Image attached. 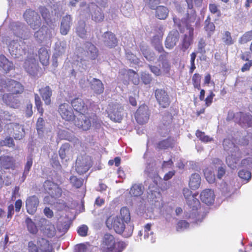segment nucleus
Masks as SVG:
<instances>
[{"instance_id":"nucleus-1","label":"nucleus","mask_w":252,"mask_h":252,"mask_svg":"<svg viewBox=\"0 0 252 252\" xmlns=\"http://www.w3.org/2000/svg\"><path fill=\"white\" fill-rule=\"evenodd\" d=\"M39 11L45 23L51 27L43 26L34 33V37L39 43L45 45L51 44L52 38L56 35L53 24L55 19L52 18L49 10L44 6H40Z\"/></svg>"},{"instance_id":"nucleus-2","label":"nucleus","mask_w":252,"mask_h":252,"mask_svg":"<svg viewBox=\"0 0 252 252\" xmlns=\"http://www.w3.org/2000/svg\"><path fill=\"white\" fill-rule=\"evenodd\" d=\"M79 13L83 17L87 18L92 15V19L96 22H100L103 20L104 15L101 9L94 3L87 4L86 3H81Z\"/></svg>"},{"instance_id":"nucleus-3","label":"nucleus","mask_w":252,"mask_h":252,"mask_svg":"<svg viewBox=\"0 0 252 252\" xmlns=\"http://www.w3.org/2000/svg\"><path fill=\"white\" fill-rule=\"evenodd\" d=\"M223 146L225 150H230L231 153V155L227 157L226 158V162L228 166L232 169L236 168L239 159L242 157V155H245V154L242 153L238 147L235 146L230 139H224Z\"/></svg>"},{"instance_id":"nucleus-4","label":"nucleus","mask_w":252,"mask_h":252,"mask_svg":"<svg viewBox=\"0 0 252 252\" xmlns=\"http://www.w3.org/2000/svg\"><path fill=\"white\" fill-rule=\"evenodd\" d=\"M127 244L123 241H117L115 237H104L101 244L102 252H122Z\"/></svg>"},{"instance_id":"nucleus-5","label":"nucleus","mask_w":252,"mask_h":252,"mask_svg":"<svg viewBox=\"0 0 252 252\" xmlns=\"http://www.w3.org/2000/svg\"><path fill=\"white\" fill-rule=\"evenodd\" d=\"M74 124L78 128L83 130L89 129L92 126L97 127L99 126L97 118L95 115L87 117L83 114H79L74 119Z\"/></svg>"},{"instance_id":"nucleus-6","label":"nucleus","mask_w":252,"mask_h":252,"mask_svg":"<svg viewBox=\"0 0 252 252\" xmlns=\"http://www.w3.org/2000/svg\"><path fill=\"white\" fill-rule=\"evenodd\" d=\"M173 21L174 23L176 24L179 28H180L182 26V23L183 24H185L187 27V30H188L189 34H186L184 35V39L182 42V49L183 51H185L189 48L192 42L193 35V28L189 25V24L191 23L188 22L186 19H184L183 20V18L182 21L181 22L179 18L174 17Z\"/></svg>"},{"instance_id":"nucleus-7","label":"nucleus","mask_w":252,"mask_h":252,"mask_svg":"<svg viewBox=\"0 0 252 252\" xmlns=\"http://www.w3.org/2000/svg\"><path fill=\"white\" fill-rule=\"evenodd\" d=\"M107 111L108 116L112 121L120 122L122 120L123 116V108L120 104L116 102L110 103Z\"/></svg>"},{"instance_id":"nucleus-8","label":"nucleus","mask_w":252,"mask_h":252,"mask_svg":"<svg viewBox=\"0 0 252 252\" xmlns=\"http://www.w3.org/2000/svg\"><path fill=\"white\" fill-rule=\"evenodd\" d=\"M24 17L31 28L33 30L38 29L41 25V20L39 15L33 10H26L24 14Z\"/></svg>"},{"instance_id":"nucleus-9","label":"nucleus","mask_w":252,"mask_h":252,"mask_svg":"<svg viewBox=\"0 0 252 252\" xmlns=\"http://www.w3.org/2000/svg\"><path fill=\"white\" fill-rule=\"evenodd\" d=\"M124 222L120 217L111 216L107 219L106 224L109 229L113 228L117 233L121 234L125 228Z\"/></svg>"},{"instance_id":"nucleus-10","label":"nucleus","mask_w":252,"mask_h":252,"mask_svg":"<svg viewBox=\"0 0 252 252\" xmlns=\"http://www.w3.org/2000/svg\"><path fill=\"white\" fill-rule=\"evenodd\" d=\"M188 4L189 10L186 14L185 19L190 23H194L196 20V13L193 9V6L194 4L196 6L200 7L202 5V0H186Z\"/></svg>"},{"instance_id":"nucleus-11","label":"nucleus","mask_w":252,"mask_h":252,"mask_svg":"<svg viewBox=\"0 0 252 252\" xmlns=\"http://www.w3.org/2000/svg\"><path fill=\"white\" fill-rule=\"evenodd\" d=\"M135 119L139 124L146 123L149 119L148 108L146 105H141L137 109L135 114Z\"/></svg>"},{"instance_id":"nucleus-12","label":"nucleus","mask_w":252,"mask_h":252,"mask_svg":"<svg viewBox=\"0 0 252 252\" xmlns=\"http://www.w3.org/2000/svg\"><path fill=\"white\" fill-rule=\"evenodd\" d=\"M59 112L62 118L65 121H70L74 117L72 108L68 102L61 104L59 106Z\"/></svg>"},{"instance_id":"nucleus-13","label":"nucleus","mask_w":252,"mask_h":252,"mask_svg":"<svg viewBox=\"0 0 252 252\" xmlns=\"http://www.w3.org/2000/svg\"><path fill=\"white\" fill-rule=\"evenodd\" d=\"M155 96L161 107L166 108L169 105L170 100L169 96L164 90L157 89L155 91Z\"/></svg>"},{"instance_id":"nucleus-14","label":"nucleus","mask_w":252,"mask_h":252,"mask_svg":"<svg viewBox=\"0 0 252 252\" xmlns=\"http://www.w3.org/2000/svg\"><path fill=\"white\" fill-rule=\"evenodd\" d=\"M34 245L39 252H54L52 244L44 237H38L36 244Z\"/></svg>"},{"instance_id":"nucleus-15","label":"nucleus","mask_w":252,"mask_h":252,"mask_svg":"<svg viewBox=\"0 0 252 252\" xmlns=\"http://www.w3.org/2000/svg\"><path fill=\"white\" fill-rule=\"evenodd\" d=\"M235 121L239 123L242 126H251L252 124V116L242 112H238L234 115Z\"/></svg>"},{"instance_id":"nucleus-16","label":"nucleus","mask_w":252,"mask_h":252,"mask_svg":"<svg viewBox=\"0 0 252 252\" xmlns=\"http://www.w3.org/2000/svg\"><path fill=\"white\" fill-rule=\"evenodd\" d=\"M67 47L66 42L65 41H58L55 45L54 53L53 55L54 64L57 65V61L55 60L65 52Z\"/></svg>"},{"instance_id":"nucleus-17","label":"nucleus","mask_w":252,"mask_h":252,"mask_svg":"<svg viewBox=\"0 0 252 252\" xmlns=\"http://www.w3.org/2000/svg\"><path fill=\"white\" fill-rule=\"evenodd\" d=\"M39 199L35 195L29 197L26 200V206L28 213L33 215L37 210L39 204Z\"/></svg>"},{"instance_id":"nucleus-18","label":"nucleus","mask_w":252,"mask_h":252,"mask_svg":"<svg viewBox=\"0 0 252 252\" xmlns=\"http://www.w3.org/2000/svg\"><path fill=\"white\" fill-rule=\"evenodd\" d=\"M90 163L87 158H78L76 162V170L79 174L85 173L90 167Z\"/></svg>"},{"instance_id":"nucleus-19","label":"nucleus","mask_w":252,"mask_h":252,"mask_svg":"<svg viewBox=\"0 0 252 252\" xmlns=\"http://www.w3.org/2000/svg\"><path fill=\"white\" fill-rule=\"evenodd\" d=\"M72 24V18L71 15L66 14L65 16H63L62 18L61 23V33L62 35H66L69 32Z\"/></svg>"},{"instance_id":"nucleus-20","label":"nucleus","mask_w":252,"mask_h":252,"mask_svg":"<svg viewBox=\"0 0 252 252\" xmlns=\"http://www.w3.org/2000/svg\"><path fill=\"white\" fill-rule=\"evenodd\" d=\"M179 33L177 31H172L168 35L165 42L166 48L172 49L179 41Z\"/></svg>"},{"instance_id":"nucleus-21","label":"nucleus","mask_w":252,"mask_h":252,"mask_svg":"<svg viewBox=\"0 0 252 252\" xmlns=\"http://www.w3.org/2000/svg\"><path fill=\"white\" fill-rule=\"evenodd\" d=\"M102 38L104 44L109 48H114L117 45V39L111 32H105L102 36Z\"/></svg>"},{"instance_id":"nucleus-22","label":"nucleus","mask_w":252,"mask_h":252,"mask_svg":"<svg viewBox=\"0 0 252 252\" xmlns=\"http://www.w3.org/2000/svg\"><path fill=\"white\" fill-rule=\"evenodd\" d=\"M201 200L207 205L213 203L215 200V194L213 190L210 189H206L200 193Z\"/></svg>"},{"instance_id":"nucleus-23","label":"nucleus","mask_w":252,"mask_h":252,"mask_svg":"<svg viewBox=\"0 0 252 252\" xmlns=\"http://www.w3.org/2000/svg\"><path fill=\"white\" fill-rule=\"evenodd\" d=\"M24 67L30 74L34 75L37 70V65L35 59L32 57L29 58L24 63Z\"/></svg>"},{"instance_id":"nucleus-24","label":"nucleus","mask_w":252,"mask_h":252,"mask_svg":"<svg viewBox=\"0 0 252 252\" xmlns=\"http://www.w3.org/2000/svg\"><path fill=\"white\" fill-rule=\"evenodd\" d=\"M71 105L74 110L83 114L88 109L87 105L81 98H76L71 101Z\"/></svg>"},{"instance_id":"nucleus-25","label":"nucleus","mask_w":252,"mask_h":252,"mask_svg":"<svg viewBox=\"0 0 252 252\" xmlns=\"http://www.w3.org/2000/svg\"><path fill=\"white\" fill-rule=\"evenodd\" d=\"M85 51L87 56L92 60H95L98 56L97 49L91 42H87L85 44Z\"/></svg>"},{"instance_id":"nucleus-26","label":"nucleus","mask_w":252,"mask_h":252,"mask_svg":"<svg viewBox=\"0 0 252 252\" xmlns=\"http://www.w3.org/2000/svg\"><path fill=\"white\" fill-rule=\"evenodd\" d=\"M40 95L46 105L51 103V97L52 95V91L49 86H46L39 90Z\"/></svg>"},{"instance_id":"nucleus-27","label":"nucleus","mask_w":252,"mask_h":252,"mask_svg":"<svg viewBox=\"0 0 252 252\" xmlns=\"http://www.w3.org/2000/svg\"><path fill=\"white\" fill-rule=\"evenodd\" d=\"M144 188L141 184H134L130 189L129 194L131 196H140L144 192Z\"/></svg>"},{"instance_id":"nucleus-28","label":"nucleus","mask_w":252,"mask_h":252,"mask_svg":"<svg viewBox=\"0 0 252 252\" xmlns=\"http://www.w3.org/2000/svg\"><path fill=\"white\" fill-rule=\"evenodd\" d=\"M90 83L91 85V89L95 93L100 94L103 92V85L100 80L93 78L92 81H91Z\"/></svg>"},{"instance_id":"nucleus-29","label":"nucleus","mask_w":252,"mask_h":252,"mask_svg":"<svg viewBox=\"0 0 252 252\" xmlns=\"http://www.w3.org/2000/svg\"><path fill=\"white\" fill-rule=\"evenodd\" d=\"M201 183L200 175L197 173L191 174L189 181V186L192 189H197Z\"/></svg>"},{"instance_id":"nucleus-30","label":"nucleus","mask_w":252,"mask_h":252,"mask_svg":"<svg viewBox=\"0 0 252 252\" xmlns=\"http://www.w3.org/2000/svg\"><path fill=\"white\" fill-rule=\"evenodd\" d=\"M39 59L41 63L44 66H47L49 63V55L47 50L45 48H41L38 51Z\"/></svg>"},{"instance_id":"nucleus-31","label":"nucleus","mask_w":252,"mask_h":252,"mask_svg":"<svg viewBox=\"0 0 252 252\" xmlns=\"http://www.w3.org/2000/svg\"><path fill=\"white\" fill-rule=\"evenodd\" d=\"M175 141L173 138H169L159 141L157 146V148L159 150H164L169 148H172L174 146Z\"/></svg>"},{"instance_id":"nucleus-32","label":"nucleus","mask_w":252,"mask_h":252,"mask_svg":"<svg viewBox=\"0 0 252 252\" xmlns=\"http://www.w3.org/2000/svg\"><path fill=\"white\" fill-rule=\"evenodd\" d=\"M86 24L85 22L80 21L76 28V32L77 35L82 38H85L86 37L87 31L85 29Z\"/></svg>"},{"instance_id":"nucleus-33","label":"nucleus","mask_w":252,"mask_h":252,"mask_svg":"<svg viewBox=\"0 0 252 252\" xmlns=\"http://www.w3.org/2000/svg\"><path fill=\"white\" fill-rule=\"evenodd\" d=\"M156 8V17L159 19H165L168 14L167 8L163 6H157Z\"/></svg>"},{"instance_id":"nucleus-34","label":"nucleus","mask_w":252,"mask_h":252,"mask_svg":"<svg viewBox=\"0 0 252 252\" xmlns=\"http://www.w3.org/2000/svg\"><path fill=\"white\" fill-rule=\"evenodd\" d=\"M204 174L205 178L208 183L211 184L214 183L215 181V176L213 171L212 167H207L204 170Z\"/></svg>"},{"instance_id":"nucleus-35","label":"nucleus","mask_w":252,"mask_h":252,"mask_svg":"<svg viewBox=\"0 0 252 252\" xmlns=\"http://www.w3.org/2000/svg\"><path fill=\"white\" fill-rule=\"evenodd\" d=\"M141 51L144 57L148 61H153L155 59V55L153 52H151L148 48L145 46H142L140 47Z\"/></svg>"},{"instance_id":"nucleus-36","label":"nucleus","mask_w":252,"mask_h":252,"mask_svg":"<svg viewBox=\"0 0 252 252\" xmlns=\"http://www.w3.org/2000/svg\"><path fill=\"white\" fill-rule=\"evenodd\" d=\"M2 99L7 105L13 107L15 100L14 92L13 93L4 94L2 96Z\"/></svg>"},{"instance_id":"nucleus-37","label":"nucleus","mask_w":252,"mask_h":252,"mask_svg":"<svg viewBox=\"0 0 252 252\" xmlns=\"http://www.w3.org/2000/svg\"><path fill=\"white\" fill-rule=\"evenodd\" d=\"M196 197V195L195 194L186 201L189 206L193 210H197L200 206V202Z\"/></svg>"},{"instance_id":"nucleus-38","label":"nucleus","mask_w":252,"mask_h":252,"mask_svg":"<svg viewBox=\"0 0 252 252\" xmlns=\"http://www.w3.org/2000/svg\"><path fill=\"white\" fill-rule=\"evenodd\" d=\"M70 151V145L68 143H65L63 144L60 149L59 150V153L60 158L62 159H64L66 155H68Z\"/></svg>"},{"instance_id":"nucleus-39","label":"nucleus","mask_w":252,"mask_h":252,"mask_svg":"<svg viewBox=\"0 0 252 252\" xmlns=\"http://www.w3.org/2000/svg\"><path fill=\"white\" fill-rule=\"evenodd\" d=\"M157 168L156 163L154 161L149 163L145 169V172L148 174L150 177H152L157 174Z\"/></svg>"},{"instance_id":"nucleus-40","label":"nucleus","mask_w":252,"mask_h":252,"mask_svg":"<svg viewBox=\"0 0 252 252\" xmlns=\"http://www.w3.org/2000/svg\"><path fill=\"white\" fill-rule=\"evenodd\" d=\"M70 227L69 223L68 221L62 222L59 220L57 224V230L59 232L62 233V235L64 234L67 232Z\"/></svg>"},{"instance_id":"nucleus-41","label":"nucleus","mask_w":252,"mask_h":252,"mask_svg":"<svg viewBox=\"0 0 252 252\" xmlns=\"http://www.w3.org/2000/svg\"><path fill=\"white\" fill-rule=\"evenodd\" d=\"M204 29L208 32L209 36H211L215 30V26L213 23L210 22V18L208 17L205 22Z\"/></svg>"},{"instance_id":"nucleus-42","label":"nucleus","mask_w":252,"mask_h":252,"mask_svg":"<svg viewBox=\"0 0 252 252\" xmlns=\"http://www.w3.org/2000/svg\"><path fill=\"white\" fill-rule=\"evenodd\" d=\"M121 219L125 221V222L127 223L130 220V213L129 210L126 207H123L120 211Z\"/></svg>"},{"instance_id":"nucleus-43","label":"nucleus","mask_w":252,"mask_h":252,"mask_svg":"<svg viewBox=\"0 0 252 252\" xmlns=\"http://www.w3.org/2000/svg\"><path fill=\"white\" fill-rule=\"evenodd\" d=\"M43 187L45 191L49 194V192L51 191L52 189H57L59 191V186L55 184L54 183L50 181H46L44 182L43 184Z\"/></svg>"},{"instance_id":"nucleus-44","label":"nucleus","mask_w":252,"mask_h":252,"mask_svg":"<svg viewBox=\"0 0 252 252\" xmlns=\"http://www.w3.org/2000/svg\"><path fill=\"white\" fill-rule=\"evenodd\" d=\"M32 159L31 157H28L27 158V161L25 165L24 172L23 173V175L22 178V180H20V182H23L25 180L27 174L30 171L32 166Z\"/></svg>"},{"instance_id":"nucleus-45","label":"nucleus","mask_w":252,"mask_h":252,"mask_svg":"<svg viewBox=\"0 0 252 252\" xmlns=\"http://www.w3.org/2000/svg\"><path fill=\"white\" fill-rule=\"evenodd\" d=\"M0 163L6 169H9L12 164L11 158L9 157H1L0 158Z\"/></svg>"},{"instance_id":"nucleus-46","label":"nucleus","mask_w":252,"mask_h":252,"mask_svg":"<svg viewBox=\"0 0 252 252\" xmlns=\"http://www.w3.org/2000/svg\"><path fill=\"white\" fill-rule=\"evenodd\" d=\"M69 180L72 186L76 188H80L83 184V180L78 178L77 177L74 176H71Z\"/></svg>"},{"instance_id":"nucleus-47","label":"nucleus","mask_w":252,"mask_h":252,"mask_svg":"<svg viewBox=\"0 0 252 252\" xmlns=\"http://www.w3.org/2000/svg\"><path fill=\"white\" fill-rule=\"evenodd\" d=\"M127 74L128 76L129 79L131 80L134 85H137L139 83L138 75L132 70H128L127 71Z\"/></svg>"},{"instance_id":"nucleus-48","label":"nucleus","mask_w":252,"mask_h":252,"mask_svg":"<svg viewBox=\"0 0 252 252\" xmlns=\"http://www.w3.org/2000/svg\"><path fill=\"white\" fill-rule=\"evenodd\" d=\"M26 223L27 225L28 230L32 234H35L37 231V228L32 220L29 218H27L26 220Z\"/></svg>"},{"instance_id":"nucleus-49","label":"nucleus","mask_w":252,"mask_h":252,"mask_svg":"<svg viewBox=\"0 0 252 252\" xmlns=\"http://www.w3.org/2000/svg\"><path fill=\"white\" fill-rule=\"evenodd\" d=\"M252 40V31L246 32L239 40L240 44H245Z\"/></svg>"},{"instance_id":"nucleus-50","label":"nucleus","mask_w":252,"mask_h":252,"mask_svg":"<svg viewBox=\"0 0 252 252\" xmlns=\"http://www.w3.org/2000/svg\"><path fill=\"white\" fill-rule=\"evenodd\" d=\"M196 135L201 141L204 142H208L213 140L212 138L206 135L204 132L199 130H197Z\"/></svg>"},{"instance_id":"nucleus-51","label":"nucleus","mask_w":252,"mask_h":252,"mask_svg":"<svg viewBox=\"0 0 252 252\" xmlns=\"http://www.w3.org/2000/svg\"><path fill=\"white\" fill-rule=\"evenodd\" d=\"M34 100L35 106L37 108L38 111L42 115L44 111L42 107V103L41 101L40 97L36 94H34Z\"/></svg>"},{"instance_id":"nucleus-52","label":"nucleus","mask_w":252,"mask_h":252,"mask_svg":"<svg viewBox=\"0 0 252 252\" xmlns=\"http://www.w3.org/2000/svg\"><path fill=\"white\" fill-rule=\"evenodd\" d=\"M222 39L223 42L226 45H229L233 44V40L231 37V33L229 32H225L223 35Z\"/></svg>"},{"instance_id":"nucleus-53","label":"nucleus","mask_w":252,"mask_h":252,"mask_svg":"<svg viewBox=\"0 0 252 252\" xmlns=\"http://www.w3.org/2000/svg\"><path fill=\"white\" fill-rule=\"evenodd\" d=\"M44 121L42 118L38 119L36 124V129L39 135H42L43 132Z\"/></svg>"},{"instance_id":"nucleus-54","label":"nucleus","mask_w":252,"mask_h":252,"mask_svg":"<svg viewBox=\"0 0 252 252\" xmlns=\"http://www.w3.org/2000/svg\"><path fill=\"white\" fill-rule=\"evenodd\" d=\"M241 165L242 167L247 168H252V156H250L243 159L241 161Z\"/></svg>"},{"instance_id":"nucleus-55","label":"nucleus","mask_w":252,"mask_h":252,"mask_svg":"<svg viewBox=\"0 0 252 252\" xmlns=\"http://www.w3.org/2000/svg\"><path fill=\"white\" fill-rule=\"evenodd\" d=\"M239 177L243 179L248 181L251 178V173L244 169L240 170L238 173Z\"/></svg>"},{"instance_id":"nucleus-56","label":"nucleus","mask_w":252,"mask_h":252,"mask_svg":"<svg viewBox=\"0 0 252 252\" xmlns=\"http://www.w3.org/2000/svg\"><path fill=\"white\" fill-rule=\"evenodd\" d=\"M192 80L194 88L199 90L200 89L201 76L199 74H194L192 77Z\"/></svg>"},{"instance_id":"nucleus-57","label":"nucleus","mask_w":252,"mask_h":252,"mask_svg":"<svg viewBox=\"0 0 252 252\" xmlns=\"http://www.w3.org/2000/svg\"><path fill=\"white\" fill-rule=\"evenodd\" d=\"M141 79L145 84L148 85L152 81V77L149 73L144 72L141 74Z\"/></svg>"},{"instance_id":"nucleus-58","label":"nucleus","mask_w":252,"mask_h":252,"mask_svg":"<svg viewBox=\"0 0 252 252\" xmlns=\"http://www.w3.org/2000/svg\"><path fill=\"white\" fill-rule=\"evenodd\" d=\"M206 41L203 38L200 39L198 44V52L201 54H204L206 52L205 47L206 46Z\"/></svg>"},{"instance_id":"nucleus-59","label":"nucleus","mask_w":252,"mask_h":252,"mask_svg":"<svg viewBox=\"0 0 252 252\" xmlns=\"http://www.w3.org/2000/svg\"><path fill=\"white\" fill-rule=\"evenodd\" d=\"M126 58L131 63L134 64H138L139 60L132 53L130 52H127L126 54Z\"/></svg>"},{"instance_id":"nucleus-60","label":"nucleus","mask_w":252,"mask_h":252,"mask_svg":"<svg viewBox=\"0 0 252 252\" xmlns=\"http://www.w3.org/2000/svg\"><path fill=\"white\" fill-rule=\"evenodd\" d=\"M189 226V223L185 220H180L178 222L177 226V230L178 231H182Z\"/></svg>"},{"instance_id":"nucleus-61","label":"nucleus","mask_w":252,"mask_h":252,"mask_svg":"<svg viewBox=\"0 0 252 252\" xmlns=\"http://www.w3.org/2000/svg\"><path fill=\"white\" fill-rule=\"evenodd\" d=\"M59 191L57 190V189H53L51 190V191L49 192V194L51 197V198H56L60 197L62 193V189L59 187Z\"/></svg>"},{"instance_id":"nucleus-62","label":"nucleus","mask_w":252,"mask_h":252,"mask_svg":"<svg viewBox=\"0 0 252 252\" xmlns=\"http://www.w3.org/2000/svg\"><path fill=\"white\" fill-rule=\"evenodd\" d=\"M0 144L1 146H6L10 147L14 146V142L12 138L8 137L1 141Z\"/></svg>"},{"instance_id":"nucleus-63","label":"nucleus","mask_w":252,"mask_h":252,"mask_svg":"<svg viewBox=\"0 0 252 252\" xmlns=\"http://www.w3.org/2000/svg\"><path fill=\"white\" fill-rule=\"evenodd\" d=\"M88 227L86 225H82L78 229V233L81 236H86L88 234Z\"/></svg>"},{"instance_id":"nucleus-64","label":"nucleus","mask_w":252,"mask_h":252,"mask_svg":"<svg viewBox=\"0 0 252 252\" xmlns=\"http://www.w3.org/2000/svg\"><path fill=\"white\" fill-rule=\"evenodd\" d=\"M87 246L84 244H78L75 245L74 252H86Z\"/></svg>"}]
</instances>
